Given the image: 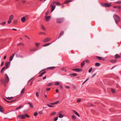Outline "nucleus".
Wrapping results in <instances>:
<instances>
[{"mask_svg":"<svg viewBox=\"0 0 121 121\" xmlns=\"http://www.w3.org/2000/svg\"><path fill=\"white\" fill-rule=\"evenodd\" d=\"M113 17L116 23H118L120 21V18L117 15H114L113 16Z\"/></svg>","mask_w":121,"mask_h":121,"instance_id":"obj_1","label":"nucleus"},{"mask_svg":"<svg viewBox=\"0 0 121 121\" xmlns=\"http://www.w3.org/2000/svg\"><path fill=\"white\" fill-rule=\"evenodd\" d=\"M18 117L21 119H24L25 118V117H29L30 116L27 114H26L25 115H23V114L19 115L17 116Z\"/></svg>","mask_w":121,"mask_h":121,"instance_id":"obj_2","label":"nucleus"},{"mask_svg":"<svg viewBox=\"0 0 121 121\" xmlns=\"http://www.w3.org/2000/svg\"><path fill=\"white\" fill-rule=\"evenodd\" d=\"M112 3H101V5L103 7H108L111 6Z\"/></svg>","mask_w":121,"mask_h":121,"instance_id":"obj_3","label":"nucleus"},{"mask_svg":"<svg viewBox=\"0 0 121 121\" xmlns=\"http://www.w3.org/2000/svg\"><path fill=\"white\" fill-rule=\"evenodd\" d=\"M9 80V79L8 76H6L5 78V79H1V81L3 83L5 82H8Z\"/></svg>","mask_w":121,"mask_h":121,"instance_id":"obj_4","label":"nucleus"},{"mask_svg":"<svg viewBox=\"0 0 121 121\" xmlns=\"http://www.w3.org/2000/svg\"><path fill=\"white\" fill-rule=\"evenodd\" d=\"M28 15H26L24 17H22L21 18V21L22 22H24L26 20V18H27L28 17Z\"/></svg>","mask_w":121,"mask_h":121,"instance_id":"obj_5","label":"nucleus"},{"mask_svg":"<svg viewBox=\"0 0 121 121\" xmlns=\"http://www.w3.org/2000/svg\"><path fill=\"white\" fill-rule=\"evenodd\" d=\"M63 21L62 19L60 18H57L56 19V22L58 23H62Z\"/></svg>","mask_w":121,"mask_h":121,"instance_id":"obj_6","label":"nucleus"},{"mask_svg":"<svg viewBox=\"0 0 121 121\" xmlns=\"http://www.w3.org/2000/svg\"><path fill=\"white\" fill-rule=\"evenodd\" d=\"M56 6L54 5H52L51 3L50 5V7H52L51 8V12H52L55 9Z\"/></svg>","mask_w":121,"mask_h":121,"instance_id":"obj_7","label":"nucleus"},{"mask_svg":"<svg viewBox=\"0 0 121 121\" xmlns=\"http://www.w3.org/2000/svg\"><path fill=\"white\" fill-rule=\"evenodd\" d=\"M10 63V61H7L5 64V67H6V69H7L9 68V65Z\"/></svg>","mask_w":121,"mask_h":121,"instance_id":"obj_8","label":"nucleus"},{"mask_svg":"<svg viewBox=\"0 0 121 121\" xmlns=\"http://www.w3.org/2000/svg\"><path fill=\"white\" fill-rule=\"evenodd\" d=\"M73 71H76L77 72H79L82 71V69L79 68L73 69H72Z\"/></svg>","mask_w":121,"mask_h":121,"instance_id":"obj_9","label":"nucleus"},{"mask_svg":"<svg viewBox=\"0 0 121 121\" xmlns=\"http://www.w3.org/2000/svg\"><path fill=\"white\" fill-rule=\"evenodd\" d=\"M96 58L102 61H104L105 60L104 58L103 57H101L100 56H97Z\"/></svg>","mask_w":121,"mask_h":121,"instance_id":"obj_10","label":"nucleus"},{"mask_svg":"<svg viewBox=\"0 0 121 121\" xmlns=\"http://www.w3.org/2000/svg\"><path fill=\"white\" fill-rule=\"evenodd\" d=\"M51 17L50 16H46L45 17V19L47 22H48L49 21V19L51 18Z\"/></svg>","mask_w":121,"mask_h":121,"instance_id":"obj_11","label":"nucleus"},{"mask_svg":"<svg viewBox=\"0 0 121 121\" xmlns=\"http://www.w3.org/2000/svg\"><path fill=\"white\" fill-rule=\"evenodd\" d=\"M50 40V39L48 38H47L45 39L43 41L45 43L47 42Z\"/></svg>","mask_w":121,"mask_h":121,"instance_id":"obj_12","label":"nucleus"},{"mask_svg":"<svg viewBox=\"0 0 121 121\" xmlns=\"http://www.w3.org/2000/svg\"><path fill=\"white\" fill-rule=\"evenodd\" d=\"M72 1V0H65L64 2V4H68L70 2H71Z\"/></svg>","mask_w":121,"mask_h":121,"instance_id":"obj_13","label":"nucleus"},{"mask_svg":"<svg viewBox=\"0 0 121 121\" xmlns=\"http://www.w3.org/2000/svg\"><path fill=\"white\" fill-rule=\"evenodd\" d=\"M15 55V54H13L9 58V60L10 61H11L12 60L13 57Z\"/></svg>","mask_w":121,"mask_h":121,"instance_id":"obj_14","label":"nucleus"},{"mask_svg":"<svg viewBox=\"0 0 121 121\" xmlns=\"http://www.w3.org/2000/svg\"><path fill=\"white\" fill-rule=\"evenodd\" d=\"M116 61L117 60H109V62H110L112 63H115L116 62Z\"/></svg>","mask_w":121,"mask_h":121,"instance_id":"obj_15","label":"nucleus"},{"mask_svg":"<svg viewBox=\"0 0 121 121\" xmlns=\"http://www.w3.org/2000/svg\"><path fill=\"white\" fill-rule=\"evenodd\" d=\"M120 57L121 56L118 54H117L115 55V59L119 58H120Z\"/></svg>","mask_w":121,"mask_h":121,"instance_id":"obj_16","label":"nucleus"},{"mask_svg":"<svg viewBox=\"0 0 121 121\" xmlns=\"http://www.w3.org/2000/svg\"><path fill=\"white\" fill-rule=\"evenodd\" d=\"M55 68V67L54 66H53L52 67H48L47 68V69H50L51 70H53Z\"/></svg>","mask_w":121,"mask_h":121,"instance_id":"obj_17","label":"nucleus"},{"mask_svg":"<svg viewBox=\"0 0 121 121\" xmlns=\"http://www.w3.org/2000/svg\"><path fill=\"white\" fill-rule=\"evenodd\" d=\"M84 61H85L84 60L81 63V65L82 67L84 66L85 65V63Z\"/></svg>","mask_w":121,"mask_h":121,"instance_id":"obj_18","label":"nucleus"},{"mask_svg":"<svg viewBox=\"0 0 121 121\" xmlns=\"http://www.w3.org/2000/svg\"><path fill=\"white\" fill-rule=\"evenodd\" d=\"M64 34V32L63 31H62L61 32L60 34L59 35L58 38H59L62 35H63Z\"/></svg>","mask_w":121,"mask_h":121,"instance_id":"obj_19","label":"nucleus"},{"mask_svg":"<svg viewBox=\"0 0 121 121\" xmlns=\"http://www.w3.org/2000/svg\"><path fill=\"white\" fill-rule=\"evenodd\" d=\"M73 112L77 115L79 117H80V116L79 114L75 110H73Z\"/></svg>","mask_w":121,"mask_h":121,"instance_id":"obj_20","label":"nucleus"},{"mask_svg":"<svg viewBox=\"0 0 121 121\" xmlns=\"http://www.w3.org/2000/svg\"><path fill=\"white\" fill-rule=\"evenodd\" d=\"M13 15H11L9 16V19L12 20L13 19Z\"/></svg>","mask_w":121,"mask_h":121,"instance_id":"obj_21","label":"nucleus"},{"mask_svg":"<svg viewBox=\"0 0 121 121\" xmlns=\"http://www.w3.org/2000/svg\"><path fill=\"white\" fill-rule=\"evenodd\" d=\"M37 50V49L36 48H34L33 49H31L30 50V51L31 52H33V51H35Z\"/></svg>","mask_w":121,"mask_h":121,"instance_id":"obj_22","label":"nucleus"},{"mask_svg":"<svg viewBox=\"0 0 121 121\" xmlns=\"http://www.w3.org/2000/svg\"><path fill=\"white\" fill-rule=\"evenodd\" d=\"M100 64L99 63L97 62L95 64V65L96 66L98 67L100 65Z\"/></svg>","mask_w":121,"mask_h":121,"instance_id":"obj_23","label":"nucleus"},{"mask_svg":"<svg viewBox=\"0 0 121 121\" xmlns=\"http://www.w3.org/2000/svg\"><path fill=\"white\" fill-rule=\"evenodd\" d=\"M28 104L30 105V107H31V108H33V106L32 104L30 102L28 103Z\"/></svg>","mask_w":121,"mask_h":121,"instance_id":"obj_24","label":"nucleus"},{"mask_svg":"<svg viewBox=\"0 0 121 121\" xmlns=\"http://www.w3.org/2000/svg\"><path fill=\"white\" fill-rule=\"evenodd\" d=\"M0 112H3V108L1 106H0Z\"/></svg>","mask_w":121,"mask_h":121,"instance_id":"obj_25","label":"nucleus"},{"mask_svg":"<svg viewBox=\"0 0 121 121\" xmlns=\"http://www.w3.org/2000/svg\"><path fill=\"white\" fill-rule=\"evenodd\" d=\"M24 91H25V88H24L21 91V94H23L24 93Z\"/></svg>","mask_w":121,"mask_h":121,"instance_id":"obj_26","label":"nucleus"},{"mask_svg":"<svg viewBox=\"0 0 121 121\" xmlns=\"http://www.w3.org/2000/svg\"><path fill=\"white\" fill-rule=\"evenodd\" d=\"M51 43H47L45 44H44L43 45V47H45L47 46H48V45L51 44Z\"/></svg>","mask_w":121,"mask_h":121,"instance_id":"obj_27","label":"nucleus"},{"mask_svg":"<svg viewBox=\"0 0 121 121\" xmlns=\"http://www.w3.org/2000/svg\"><path fill=\"white\" fill-rule=\"evenodd\" d=\"M22 105H21V106H19V107H18L17 108H15V110H17L20 109V108H21L22 107Z\"/></svg>","mask_w":121,"mask_h":121,"instance_id":"obj_28","label":"nucleus"},{"mask_svg":"<svg viewBox=\"0 0 121 121\" xmlns=\"http://www.w3.org/2000/svg\"><path fill=\"white\" fill-rule=\"evenodd\" d=\"M70 76H77V74L76 73H73L72 74H70Z\"/></svg>","mask_w":121,"mask_h":121,"instance_id":"obj_29","label":"nucleus"},{"mask_svg":"<svg viewBox=\"0 0 121 121\" xmlns=\"http://www.w3.org/2000/svg\"><path fill=\"white\" fill-rule=\"evenodd\" d=\"M63 116V115L61 114H60L59 116V117L60 118H62Z\"/></svg>","mask_w":121,"mask_h":121,"instance_id":"obj_30","label":"nucleus"},{"mask_svg":"<svg viewBox=\"0 0 121 121\" xmlns=\"http://www.w3.org/2000/svg\"><path fill=\"white\" fill-rule=\"evenodd\" d=\"M20 45L22 46H23L24 45V44L23 43H19L18 44V45Z\"/></svg>","mask_w":121,"mask_h":121,"instance_id":"obj_31","label":"nucleus"},{"mask_svg":"<svg viewBox=\"0 0 121 121\" xmlns=\"http://www.w3.org/2000/svg\"><path fill=\"white\" fill-rule=\"evenodd\" d=\"M60 83L58 82H56L55 83V84L56 85H59L60 84Z\"/></svg>","mask_w":121,"mask_h":121,"instance_id":"obj_32","label":"nucleus"},{"mask_svg":"<svg viewBox=\"0 0 121 121\" xmlns=\"http://www.w3.org/2000/svg\"><path fill=\"white\" fill-rule=\"evenodd\" d=\"M46 71H44L43 72H42L41 73V74L39 75V76H43V75L44 73H46Z\"/></svg>","mask_w":121,"mask_h":121,"instance_id":"obj_33","label":"nucleus"},{"mask_svg":"<svg viewBox=\"0 0 121 121\" xmlns=\"http://www.w3.org/2000/svg\"><path fill=\"white\" fill-rule=\"evenodd\" d=\"M17 23V20H15L14 21L13 23L14 24H16Z\"/></svg>","mask_w":121,"mask_h":121,"instance_id":"obj_34","label":"nucleus"},{"mask_svg":"<svg viewBox=\"0 0 121 121\" xmlns=\"http://www.w3.org/2000/svg\"><path fill=\"white\" fill-rule=\"evenodd\" d=\"M45 33L44 32H40L39 34V35L42 34L45 35Z\"/></svg>","mask_w":121,"mask_h":121,"instance_id":"obj_35","label":"nucleus"},{"mask_svg":"<svg viewBox=\"0 0 121 121\" xmlns=\"http://www.w3.org/2000/svg\"><path fill=\"white\" fill-rule=\"evenodd\" d=\"M6 22H3L1 23L0 24L2 25H4L6 24Z\"/></svg>","mask_w":121,"mask_h":121,"instance_id":"obj_36","label":"nucleus"},{"mask_svg":"<svg viewBox=\"0 0 121 121\" xmlns=\"http://www.w3.org/2000/svg\"><path fill=\"white\" fill-rule=\"evenodd\" d=\"M111 90L112 92L113 93H115V90L113 89L112 88L111 89Z\"/></svg>","mask_w":121,"mask_h":121,"instance_id":"obj_37","label":"nucleus"},{"mask_svg":"<svg viewBox=\"0 0 121 121\" xmlns=\"http://www.w3.org/2000/svg\"><path fill=\"white\" fill-rule=\"evenodd\" d=\"M56 5H61L60 3L59 2H57L56 3Z\"/></svg>","mask_w":121,"mask_h":121,"instance_id":"obj_38","label":"nucleus"},{"mask_svg":"<svg viewBox=\"0 0 121 121\" xmlns=\"http://www.w3.org/2000/svg\"><path fill=\"white\" fill-rule=\"evenodd\" d=\"M72 118L73 119H76V117L74 115H72Z\"/></svg>","mask_w":121,"mask_h":121,"instance_id":"obj_39","label":"nucleus"},{"mask_svg":"<svg viewBox=\"0 0 121 121\" xmlns=\"http://www.w3.org/2000/svg\"><path fill=\"white\" fill-rule=\"evenodd\" d=\"M61 69L62 71H64L65 72H66V71L65 70V68H62Z\"/></svg>","mask_w":121,"mask_h":121,"instance_id":"obj_40","label":"nucleus"},{"mask_svg":"<svg viewBox=\"0 0 121 121\" xmlns=\"http://www.w3.org/2000/svg\"><path fill=\"white\" fill-rule=\"evenodd\" d=\"M85 62L88 63H89L90 62V61L88 60H85Z\"/></svg>","mask_w":121,"mask_h":121,"instance_id":"obj_41","label":"nucleus"},{"mask_svg":"<svg viewBox=\"0 0 121 121\" xmlns=\"http://www.w3.org/2000/svg\"><path fill=\"white\" fill-rule=\"evenodd\" d=\"M35 45L36 47H38V46L40 44V43H35Z\"/></svg>","mask_w":121,"mask_h":121,"instance_id":"obj_42","label":"nucleus"},{"mask_svg":"<svg viewBox=\"0 0 121 121\" xmlns=\"http://www.w3.org/2000/svg\"><path fill=\"white\" fill-rule=\"evenodd\" d=\"M92 69V68L91 67V68H90L89 70V71H88L90 73L91 72Z\"/></svg>","mask_w":121,"mask_h":121,"instance_id":"obj_43","label":"nucleus"},{"mask_svg":"<svg viewBox=\"0 0 121 121\" xmlns=\"http://www.w3.org/2000/svg\"><path fill=\"white\" fill-rule=\"evenodd\" d=\"M4 61H2V62H1V63L0 65V66L1 67L2 66H3V65L4 64Z\"/></svg>","mask_w":121,"mask_h":121,"instance_id":"obj_44","label":"nucleus"},{"mask_svg":"<svg viewBox=\"0 0 121 121\" xmlns=\"http://www.w3.org/2000/svg\"><path fill=\"white\" fill-rule=\"evenodd\" d=\"M11 20H10V19H9L8 22V23L10 24V23H11Z\"/></svg>","mask_w":121,"mask_h":121,"instance_id":"obj_45","label":"nucleus"},{"mask_svg":"<svg viewBox=\"0 0 121 121\" xmlns=\"http://www.w3.org/2000/svg\"><path fill=\"white\" fill-rule=\"evenodd\" d=\"M47 105L49 107H54V106H52L51 105H50L49 104H47Z\"/></svg>","mask_w":121,"mask_h":121,"instance_id":"obj_46","label":"nucleus"},{"mask_svg":"<svg viewBox=\"0 0 121 121\" xmlns=\"http://www.w3.org/2000/svg\"><path fill=\"white\" fill-rule=\"evenodd\" d=\"M42 29L44 30H46L45 29V28L44 26L43 25H42Z\"/></svg>","mask_w":121,"mask_h":121,"instance_id":"obj_47","label":"nucleus"},{"mask_svg":"<svg viewBox=\"0 0 121 121\" xmlns=\"http://www.w3.org/2000/svg\"><path fill=\"white\" fill-rule=\"evenodd\" d=\"M58 119V117H55L54 118V120L55 121H56Z\"/></svg>","mask_w":121,"mask_h":121,"instance_id":"obj_48","label":"nucleus"},{"mask_svg":"<svg viewBox=\"0 0 121 121\" xmlns=\"http://www.w3.org/2000/svg\"><path fill=\"white\" fill-rule=\"evenodd\" d=\"M52 85V83H48V86H51Z\"/></svg>","mask_w":121,"mask_h":121,"instance_id":"obj_49","label":"nucleus"},{"mask_svg":"<svg viewBox=\"0 0 121 121\" xmlns=\"http://www.w3.org/2000/svg\"><path fill=\"white\" fill-rule=\"evenodd\" d=\"M49 13V11H48L46 12L45 13V15L46 16Z\"/></svg>","mask_w":121,"mask_h":121,"instance_id":"obj_50","label":"nucleus"},{"mask_svg":"<svg viewBox=\"0 0 121 121\" xmlns=\"http://www.w3.org/2000/svg\"><path fill=\"white\" fill-rule=\"evenodd\" d=\"M89 79V78H87L85 81L82 83V84H83L85 82H86Z\"/></svg>","mask_w":121,"mask_h":121,"instance_id":"obj_51","label":"nucleus"},{"mask_svg":"<svg viewBox=\"0 0 121 121\" xmlns=\"http://www.w3.org/2000/svg\"><path fill=\"white\" fill-rule=\"evenodd\" d=\"M81 100L80 99H78L77 100V101L78 102H79L81 101Z\"/></svg>","mask_w":121,"mask_h":121,"instance_id":"obj_52","label":"nucleus"},{"mask_svg":"<svg viewBox=\"0 0 121 121\" xmlns=\"http://www.w3.org/2000/svg\"><path fill=\"white\" fill-rule=\"evenodd\" d=\"M65 88L66 89H69V88L70 87L69 86H65Z\"/></svg>","mask_w":121,"mask_h":121,"instance_id":"obj_53","label":"nucleus"},{"mask_svg":"<svg viewBox=\"0 0 121 121\" xmlns=\"http://www.w3.org/2000/svg\"><path fill=\"white\" fill-rule=\"evenodd\" d=\"M25 37H26V38H27V39H30V38H29V37L27 36V35H25Z\"/></svg>","mask_w":121,"mask_h":121,"instance_id":"obj_54","label":"nucleus"},{"mask_svg":"<svg viewBox=\"0 0 121 121\" xmlns=\"http://www.w3.org/2000/svg\"><path fill=\"white\" fill-rule=\"evenodd\" d=\"M56 113V112H52V113L51 114V115L52 116V115H54V114H55Z\"/></svg>","mask_w":121,"mask_h":121,"instance_id":"obj_55","label":"nucleus"},{"mask_svg":"<svg viewBox=\"0 0 121 121\" xmlns=\"http://www.w3.org/2000/svg\"><path fill=\"white\" fill-rule=\"evenodd\" d=\"M38 113L37 112H36L34 114V115L35 116H36L37 115Z\"/></svg>","mask_w":121,"mask_h":121,"instance_id":"obj_56","label":"nucleus"},{"mask_svg":"<svg viewBox=\"0 0 121 121\" xmlns=\"http://www.w3.org/2000/svg\"><path fill=\"white\" fill-rule=\"evenodd\" d=\"M36 95L37 97H38L39 96V94L38 93V92H37L36 93Z\"/></svg>","mask_w":121,"mask_h":121,"instance_id":"obj_57","label":"nucleus"},{"mask_svg":"<svg viewBox=\"0 0 121 121\" xmlns=\"http://www.w3.org/2000/svg\"><path fill=\"white\" fill-rule=\"evenodd\" d=\"M59 102V101H58L55 102V104H58Z\"/></svg>","mask_w":121,"mask_h":121,"instance_id":"obj_58","label":"nucleus"},{"mask_svg":"<svg viewBox=\"0 0 121 121\" xmlns=\"http://www.w3.org/2000/svg\"><path fill=\"white\" fill-rule=\"evenodd\" d=\"M116 3H121V1H118L116 2Z\"/></svg>","mask_w":121,"mask_h":121,"instance_id":"obj_59","label":"nucleus"},{"mask_svg":"<svg viewBox=\"0 0 121 121\" xmlns=\"http://www.w3.org/2000/svg\"><path fill=\"white\" fill-rule=\"evenodd\" d=\"M6 98L9 100H11L10 98V97H6Z\"/></svg>","mask_w":121,"mask_h":121,"instance_id":"obj_60","label":"nucleus"},{"mask_svg":"<svg viewBox=\"0 0 121 121\" xmlns=\"http://www.w3.org/2000/svg\"><path fill=\"white\" fill-rule=\"evenodd\" d=\"M56 2L55 1H53L52 2V4H55V3H56Z\"/></svg>","mask_w":121,"mask_h":121,"instance_id":"obj_61","label":"nucleus"},{"mask_svg":"<svg viewBox=\"0 0 121 121\" xmlns=\"http://www.w3.org/2000/svg\"><path fill=\"white\" fill-rule=\"evenodd\" d=\"M5 69H6V67H3L2 68V69L3 70H4Z\"/></svg>","mask_w":121,"mask_h":121,"instance_id":"obj_62","label":"nucleus"},{"mask_svg":"<svg viewBox=\"0 0 121 121\" xmlns=\"http://www.w3.org/2000/svg\"><path fill=\"white\" fill-rule=\"evenodd\" d=\"M6 56H5L4 57V58H3V59L4 60H5L6 58Z\"/></svg>","mask_w":121,"mask_h":121,"instance_id":"obj_63","label":"nucleus"},{"mask_svg":"<svg viewBox=\"0 0 121 121\" xmlns=\"http://www.w3.org/2000/svg\"><path fill=\"white\" fill-rule=\"evenodd\" d=\"M117 8L119 9H120L121 8V6H118Z\"/></svg>","mask_w":121,"mask_h":121,"instance_id":"obj_64","label":"nucleus"}]
</instances>
